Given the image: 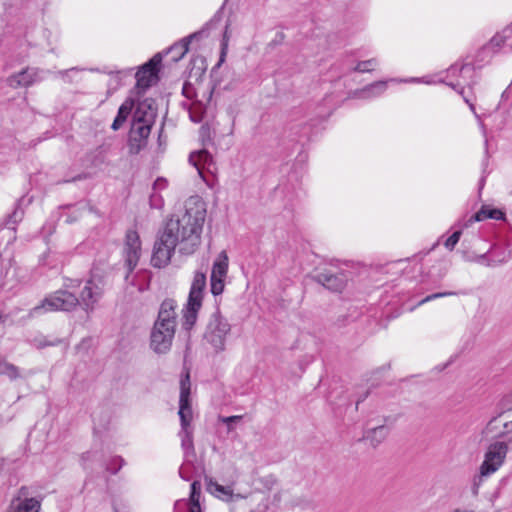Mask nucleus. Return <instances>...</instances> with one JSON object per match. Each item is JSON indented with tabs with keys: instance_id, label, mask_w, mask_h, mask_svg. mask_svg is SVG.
<instances>
[{
	"instance_id": "nucleus-1",
	"label": "nucleus",
	"mask_w": 512,
	"mask_h": 512,
	"mask_svg": "<svg viewBox=\"0 0 512 512\" xmlns=\"http://www.w3.org/2000/svg\"><path fill=\"white\" fill-rule=\"evenodd\" d=\"M206 214L205 201L198 195L189 197L184 202L183 211L167 221L156 240L151 264L157 268L167 266L177 247L183 255L194 254L201 244Z\"/></svg>"
},
{
	"instance_id": "nucleus-2",
	"label": "nucleus",
	"mask_w": 512,
	"mask_h": 512,
	"mask_svg": "<svg viewBox=\"0 0 512 512\" xmlns=\"http://www.w3.org/2000/svg\"><path fill=\"white\" fill-rule=\"evenodd\" d=\"M176 302L164 300L150 333V348L156 354H167L172 347L177 327Z\"/></svg>"
},
{
	"instance_id": "nucleus-3",
	"label": "nucleus",
	"mask_w": 512,
	"mask_h": 512,
	"mask_svg": "<svg viewBox=\"0 0 512 512\" xmlns=\"http://www.w3.org/2000/svg\"><path fill=\"white\" fill-rule=\"evenodd\" d=\"M79 305V299L67 290H58L46 296L39 305L33 307L29 313V318L55 311H71Z\"/></svg>"
},
{
	"instance_id": "nucleus-4",
	"label": "nucleus",
	"mask_w": 512,
	"mask_h": 512,
	"mask_svg": "<svg viewBox=\"0 0 512 512\" xmlns=\"http://www.w3.org/2000/svg\"><path fill=\"white\" fill-rule=\"evenodd\" d=\"M231 331V325L228 320L220 313L215 312L211 315L207 324L204 339L211 345L216 353L225 350L226 340Z\"/></svg>"
},
{
	"instance_id": "nucleus-5",
	"label": "nucleus",
	"mask_w": 512,
	"mask_h": 512,
	"mask_svg": "<svg viewBox=\"0 0 512 512\" xmlns=\"http://www.w3.org/2000/svg\"><path fill=\"white\" fill-rule=\"evenodd\" d=\"M161 61L162 54L157 53L136 72V84L132 92H135L138 97L142 96L147 89L158 82Z\"/></svg>"
},
{
	"instance_id": "nucleus-6",
	"label": "nucleus",
	"mask_w": 512,
	"mask_h": 512,
	"mask_svg": "<svg viewBox=\"0 0 512 512\" xmlns=\"http://www.w3.org/2000/svg\"><path fill=\"white\" fill-rule=\"evenodd\" d=\"M508 452V445L505 442L492 443L484 457V461L480 465L482 475H491L495 473L504 463Z\"/></svg>"
},
{
	"instance_id": "nucleus-7",
	"label": "nucleus",
	"mask_w": 512,
	"mask_h": 512,
	"mask_svg": "<svg viewBox=\"0 0 512 512\" xmlns=\"http://www.w3.org/2000/svg\"><path fill=\"white\" fill-rule=\"evenodd\" d=\"M104 292V282L101 277L93 276L86 281L79 299V304L89 313L95 309L96 303L101 299Z\"/></svg>"
},
{
	"instance_id": "nucleus-8",
	"label": "nucleus",
	"mask_w": 512,
	"mask_h": 512,
	"mask_svg": "<svg viewBox=\"0 0 512 512\" xmlns=\"http://www.w3.org/2000/svg\"><path fill=\"white\" fill-rule=\"evenodd\" d=\"M229 258L226 251H221L213 262L210 285L214 296L220 295L225 287V279L228 273Z\"/></svg>"
},
{
	"instance_id": "nucleus-9",
	"label": "nucleus",
	"mask_w": 512,
	"mask_h": 512,
	"mask_svg": "<svg viewBox=\"0 0 512 512\" xmlns=\"http://www.w3.org/2000/svg\"><path fill=\"white\" fill-rule=\"evenodd\" d=\"M48 73V70L28 67L18 73L9 76L6 82L11 88L14 89L19 87H28L34 83L43 81Z\"/></svg>"
},
{
	"instance_id": "nucleus-10",
	"label": "nucleus",
	"mask_w": 512,
	"mask_h": 512,
	"mask_svg": "<svg viewBox=\"0 0 512 512\" xmlns=\"http://www.w3.org/2000/svg\"><path fill=\"white\" fill-rule=\"evenodd\" d=\"M123 252L125 257V264L128 268V274L126 275V279H128L129 274L137 266L141 255V241L136 231H127Z\"/></svg>"
},
{
	"instance_id": "nucleus-11",
	"label": "nucleus",
	"mask_w": 512,
	"mask_h": 512,
	"mask_svg": "<svg viewBox=\"0 0 512 512\" xmlns=\"http://www.w3.org/2000/svg\"><path fill=\"white\" fill-rule=\"evenodd\" d=\"M190 376L187 373L180 381L179 411L181 427H192L193 412L190 402Z\"/></svg>"
},
{
	"instance_id": "nucleus-12",
	"label": "nucleus",
	"mask_w": 512,
	"mask_h": 512,
	"mask_svg": "<svg viewBox=\"0 0 512 512\" xmlns=\"http://www.w3.org/2000/svg\"><path fill=\"white\" fill-rule=\"evenodd\" d=\"M151 127L147 125L131 124L128 134V150L130 154L136 155L144 149L148 143Z\"/></svg>"
},
{
	"instance_id": "nucleus-13",
	"label": "nucleus",
	"mask_w": 512,
	"mask_h": 512,
	"mask_svg": "<svg viewBox=\"0 0 512 512\" xmlns=\"http://www.w3.org/2000/svg\"><path fill=\"white\" fill-rule=\"evenodd\" d=\"M40 508L41 502L36 498H29L27 489L22 487L11 500L6 512H39Z\"/></svg>"
},
{
	"instance_id": "nucleus-14",
	"label": "nucleus",
	"mask_w": 512,
	"mask_h": 512,
	"mask_svg": "<svg viewBox=\"0 0 512 512\" xmlns=\"http://www.w3.org/2000/svg\"><path fill=\"white\" fill-rule=\"evenodd\" d=\"M157 111L154 107V103L150 99H145L142 102H139L132 118L131 124H138V125H147V127H151L155 123Z\"/></svg>"
},
{
	"instance_id": "nucleus-15",
	"label": "nucleus",
	"mask_w": 512,
	"mask_h": 512,
	"mask_svg": "<svg viewBox=\"0 0 512 512\" xmlns=\"http://www.w3.org/2000/svg\"><path fill=\"white\" fill-rule=\"evenodd\" d=\"M314 280L325 288L340 292L344 289L347 277L344 273H333L331 270H323L314 276Z\"/></svg>"
},
{
	"instance_id": "nucleus-16",
	"label": "nucleus",
	"mask_w": 512,
	"mask_h": 512,
	"mask_svg": "<svg viewBox=\"0 0 512 512\" xmlns=\"http://www.w3.org/2000/svg\"><path fill=\"white\" fill-rule=\"evenodd\" d=\"M189 162L196 168L199 176L208 183L205 177V170L212 172L214 166L211 154L206 150L192 152L189 156Z\"/></svg>"
},
{
	"instance_id": "nucleus-17",
	"label": "nucleus",
	"mask_w": 512,
	"mask_h": 512,
	"mask_svg": "<svg viewBox=\"0 0 512 512\" xmlns=\"http://www.w3.org/2000/svg\"><path fill=\"white\" fill-rule=\"evenodd\" d=\"M206 34V29H202L200 31L194 32L187 37H184L179 42L173 44L167 51L166 54L171 55V60L173 62H178L181 60L185 54L189 50V44L193 39H198Z\"/></svg>"
},
{
	"instance_id": "nucleus-18",
	"label": "nucleus",
	"mask_w": 512,
	"mask_h": 512,
	"mask_svg": "<svg viewBox=\"0 0 512 512\" xmlns=\"http://www.w3.org/2000/svg\"><path fill=\"white\" fill-rule=\"evenodd\" d=\"M487 49L497 52L498 50H512V24L504 28L500 33L496 34L486 47Z\"/></svg>"
},
{
	"instance_id": "nucleus-19",
	"label": "nucleus",
	"mask_w": 512,
	"mask_h": 512,
	"mask_svg": "<svg viewBox=\"0 0 512 512\" xmlns=\"http://www.w3.org/2000/svg\"><path fill=\"white\" fill-rule=\"evenodd\" d=\"M206 489L210 494L225 502L243 498L241 494H234L230 486L220 485L213 479H206Z\"/></svg>"
},
{
	"instance_id": "nucleus-20",
	"label": "nucleus",
	"mask_w": 512,
	"mask_h": 512,
	"mask_svg": "<svg viewBox=\"0 0 512 512\" xmlns=\"http://www.w3.org/2000/svg\"><path fill=\"white\" fill-rule=\"evenodd\" d=\"M504 217L505 214L501 210L484 205L478 212L464 222L463 227H469L472 223L485 219L503 220Z\"/></svg>"
},
{
	"instance_id": "nucleus-21",
	"label": "nucleus",
	"mask_w": 512,
	"mask_h": 512,
	"mask_svg": "<svg viewBox=\"0 0 512 512\" xmlns=\"http://www.w3.org/2000/svg\"><path fill=\"white\" fill-rule=\"evenodd\" d=\"M206 287V274L204 272L196 271L191 284L188 300L192 303L198 304L202 302L203 291Z\"/></svg>"
},
{
	"instance_id": "nucleus-22",
	"label": "nucleus",
	"mask_w": 512,
	"mask_h": 512,
	"mask_svg": "<svg viewBox=\"0 0 512 512\" xmlns=\"http://www.w3.org/2000/svg\"><path fill=\"white\" fill-rule=\"evenodd\" d=\"M136 99L132 97H128L119 107L117 115L111 125L112 130L117 131L119 130L125 121L127 120L129 114L131 113L134 105H135Z\"/></svg>"
},
{
	"instance_id": "nucleus-23",
	"label": "nucleus",
	"mask_w": 512,
	"mask_h": 512,
	"mask_svg": "<svg viewBox=\"0 0 512 512\" xmlns=\"http://www.w3.org/2000/svg\"><path fill=\"white\" fill-rule=\"evenodd\" d=\"M388 81H376L358 90L355 95L360 99H371L382 95L387 89Z\"/></svg>"
},
{
	"instance_id": "nucleus-24",
	"label": "nucleus",
	"mask_w": 512,
	"mask_h": 512,
	"mask_svg": "<svg viewBox=\"0 0 512 512\" xmlns=\"http://www.w3.org/2000/svg\"><path fill=\"white\" fill-rule=\"evenodd\" d=\"M490 259L487 262V267H496L508 262L511 259V250L504 247L493 246L489 249Z\"/></svg>"
},
{
	"instance_id": "nucleus-25",
	"label": "nucleus",
	"mask_w": 512,
	"mask_h": 512,
	"mask_svg": "<svg viewBox=\"0 0 512 512\" xmlns=\"http://www.w3.org/2000/svg\"><path fill=\"white\" fill-rule=\"evenodd\" d=\"M202 305V302H198V304L192 303V301L188 300L186 308L183 310V322L182 326L185 330L189 331L195 325L197 320V313Z\"/></svg>"
},
{
	"instance_id": "nucleus-26",
	"label": "nucleus",
	"mask_w": 512,
	"mask_h": 512,
	"mask_svg": "<svg viewBox=\"0 0 512 512\" xmlns=\"http://www.w3.org/2000/svg\"><path fill=\"white\" fill-rule=\"evenodd\" d=\"M388 432V427L384 425L377 426L375 428L368 430L366 432L365 438L373 447H376L386 439Z\"/></svg>"
},
{
	"instance_id": "nucleus-27",
	"label": "nucleus",
	"mask_w": 512,
	"mask_h": 512,
	"mask_svg": "<svg viewBox=\"0 0 512 512\" xmlns=\"http://www.w3.org/2000/svg\"><path fill=\"white\" fill-rule=\"evenodd\" d=\"M179 437L181 438V447L185 454H194L193 428L181 427Z\"/></svg>"
},
{
	"instance_id": "nucleus-28",
	"label": "nucleus",
	"mask_w": 512,
	"mask_h": 512,
	"mask_svg": "<svg viewBox=\"0 0 512 512\" xmlns=\"http://www.w3.org/2000/svg\"><path fill=\"white\" fill-rule=\"evenodd\" d=\"M0 373L7 375L11 380L20 376L18 367L5 361L0 363Z\"/></svg>"
},
{
	"instance_id": "nucleus-29",
	"label": "nucleus",
	"mask_w": 512,
	"mask_h": 512,
	"mask_svg": "<svg viewBox=\"0 0 512 512\" xmlns=\"http://www.w3.org/2000/svg\"><path fill=\"white\" fill-rule=\"evenodd\" d=\"M33 345L38 348L42 349L48 346H57L62 343V340L60 339H54V340H48L46 336H37L32 340Z\"/></svg>"
},
{
	"instance_id": "nucleus-30",
	"label": "nucleus",
	"mask_w": 512,
	"mask_h": 512,
	"mask_svg": "<svg viewBox=\"0 0 512 512\" xmlns=\"http://www.w3.org/2000/svg\"><path fill=\"white\" fill-rule=\"evenodd\" d=\"M204 111V106L201 103H193L189 111L190 119L195 123L201 122Z\"/></svg>"
},
{
	"instance_id": "nucleus-31",
	"label": "nucleus",
	"mask_w": 512,
	"mask_h": 512,
	"mask_svg": "<svg viewBox=\"0 0 512 512\" xmlns=\"http://www.w3.org/2000/svg\"><path fill=\"white\" fill-rule=\"evenodd\" d=\"M378 65V60L376 58H371L369 60L360 61L354 68V71L365 73L371 72L375 66Z\"/></svg>"
},
{
	"instance_id": "nucleus-32",
	"label": "nucleus",
	"mask_w": 512,
	"mask_h": 512,
	"mask_svg": "<svg viewBox=\"0 0 512 512\" xmlns=\"http://www.w3.org/2000/svg\"><path fill=\"white\" fill-rule=\"evenodd\" d=\"M464 259L467 262H475V263L487 266V262L490 259V251L488 250L487 252H485L483 254H479V255H477V254L466 255L465 254Z\"/></svg>"
},
{
	"instance_id": "nucleus-33",
	"label": "nucleus",
	"mask_w": 512,
	"mask_h": 512,
	"mask_svg": "<svg viewBox=\"0 0 512 512\" xmlns=\"http://www.w3.org/2000/svg\"><path fill=\"white\" fill-rule=\"evenodd\" d=\"M456 72H459L460 75L465 78L466 75H472L474 74V68L472 65L470 64H463L461 65L460 67H458L457 65H453L450 67L449 69V73L451 74H455Z\"/></svg>"
},
{
	"instance_id": "nucleus-34",
	"label": "nucleus",
	"mask_w": 512,
	"mask_h": 512,
	"mask_svg": "<svg viewBox=\"0 0 512 512\" xmlns=\"http://www.w3.org/2000/svg\"><path fill=\"white\" fill-rule=\"evenodd\" d=\"M487 476L488 475H482L481 467L479 468V473L474 475V477L472 479V484H471V493L474 497L478 496L479 489L483 483V479H484V477H487Z\"/></svg>"
},
{
	"instance_id": "nucleus-35",
	"label": "nucleus",
	"mask_w": 512,
	"mask_h": 512,
	"mask_svg": "<svg viewBox=\"0 0 512 512\" xmlns=\"http://www.w3.org/2000/svg\"><path fill=\"white\" fill-rule=\"evenodd\" d=\"M200 493H201V484L199 481H194L191 484L190 505L199 504Z\"/></svg>"
},
{
	"instance_id": "nucleus-36",
	"label": "nucleus",
	"mask_w": 512,
	"mask_h": 512,
	"mask_svg": "<svg viewBox=\"0 0 512 512\" xmlns=\"http://www.w3.org/2000/svg\"><path fill=\"white\" fill-rule=\"evenodd\" d=\"M149 204L153 209H161L164 206V199L159 192L153 190L149 197Z\"/></svg>"
},
{
	"instance_id": "nucleus-37",
	"label": "nucleus",
	"mask_w": 512,
	"mask_h": 512,
	"mask_svg": "<svg viewBox=\"0 0 512 512\" xmlns=\"http://www.w3.org/2000/svg\"><path fill=\"white\" fill-rule=\"evenodd\" d=\"M23 218V211L21 209H15L11 215H9L6 225L15 229L14 225L17 224Z\"/></svg>"
},
{
	"instance_id": "nucleus-38",
	"label": "nucleus",
	"mask_w": 512,
	"mask_h": 512,
	"mask_svg": "<svg viewBox=\"0 0 512 512\" xmlns=\"http://www.w3.org/2000/svg\"><path fill=\"white\" fill-rule=\"evenodd\" d=\"M462 232L460 230L455 231L444 243L445 247L452 251L456 244L459 242Z\"/></svg>"
},
{
	"instance_id": "nucleus-39",
	"label": "nucleus",
	"mask_w": 512,
	"mask_h": 512,
	"mask_svg": "<svg viewBox=\"0 0 512 512\" xmlns=\"http://www.w3.org/2000/svg\"><path fill=\"white\" fill-rule=\"evenodd\" d=\"M457 293L456 292H439V293H434V294H430L428 296H426L424 299H422L420 302H419V305H422V304H425L427 302H430L432 300H435V299H438V298H442V297H447V296H452V295H456Z\"/></svg>"
},
{
	"instance_id": "nucleus-40",
	"label": "nucleus",
	"mask_w": 512,
	"mask_h": 512,
	"mask_svg": "<svg viewBox=\"0 0 512 512\" xmlns=\"http://www.w3.org/2000/svg\"><path fill=\"white\" fill-rule=\"evenodd\" d=\"M242 418V415H233L228 417L222 416L219 418V420L228 425V431H232L233 427L231 425H233V423L239 422Z\"/></svg>"
},
{
	"instance_id": "nucleus-41",
	"label": "nucleus",
	"mask_w": 512,
	"mask_h": 512,
	"mask_svg": "<svg viewBox=\"0 0 512 512\" xmlns=\"http://www.w3.org/2000/svg\"><path fill=\"white\" fill-rule=\"evenodd\" d=\"M167 187V181L164 178H157L156 181L153 184V190L154 191H161Z\"/></svg>"
},
{
	"instance_id": "nucleus-42",
	"label": "nucleus",
	"mask_w": 512,
	"mask_h": 512,
	"mask_svg": "<svg viewBox=\"0 0 512 512\" xmlns=\"http://www.w3.org/2000/svg\"><path fill=\"white\" fill-rule=\"evenodd\" d=\"M457 91L459 94H461L463 96L464 101L469 105L470 110L473 112V114L476 116V118L479 119V115L475 111L474 104L471 102V100L467 96L464 95V89L461 87V89L457 90Z\"/></svg>"
},
{
	"instance_id": "nucleus-43",
	"label": "nucleus",
	"mask_w": 512,
	"mask_h": 512,
	"mask_svg": "<svg viewBox=\"0 0 512 512\" xmlns=\"http://www.w3.org/2000/svg\"><path fill=\"white\" fill-rule=\"evenodd\" d=\"M74 71H77V68H71V69H67V70H62V71H59L57 74L65 81V82H72V80L70 79V76L69 74L71 72H74Z\"/></svg>"
},
{
	"instance_id": "nucleus-44",
	"label": "nucleus",
	"mask_w": 512,
	"mask_h": 512,
	"mask_svg": "<svg viewBox=\"0 0 512 512\" xmlns=\"http://www.w3.org/2000/svg\"><path fill=\"white\" fill-rule=\"evenodd\" d=\"M228 40H229V37H228V25H226L225 32H224V35H223V40H222V56H221V60H223V56L225 55V50L227 48Z\"/></svg>"
},
{
	"instance_id": "nucleus-45",
	"label": "nucleus",
	"mask_w": 512,
	"mask_h": 512,
	"mask_svg": "<svg viewBox=\"0 0 512 512\" xmlns=\"http://www.w3.org/2000/svg\"><path fill=\"white\" fill-rule=\"evenodd\" d=\"M183 94L187 97V98H190L192 97V92H193V87L191 84H188V83H185L184 86H183Z\"/></svg>"
},
{
	"instance_id": "nucleus-46",
	"label": "nucleus",
	"mask_w": 512,
	"mask_h": 512,
	"mask_svg": "<svg viewBox=\"0 0 512 512\" xmlns=\"http://www.w3.org/2000/svg\"><path fill=\"white\" fill-rule=\"evenodd\" d=\"M407 82H422V83H426V84H431L432 83L431 81L424 80V78H422V79H420V78H411L410 80H407Z\"/></svg>"
},
{
	"instance_id": "nucleus-47",
	"label": "nucleus",
	"mask_w": 512,
	"mask_h": 512,
	"mask_svg": "<svg viewBox=\"0 0 512 512\" xmlns=\"http://www.w3.org/2000/svg\"><path fill=\"white\" fill-rule=\"evenodd\" d=\"M189 512H201L200 504L190 505Z\"/></svg>"
},
{
	"instance_id": "nucleus-48",
	"label": "nucleus",
	"mask_w": 512,
	"mask_h": 512,
	"mask_svg": "<svg viewBox=\"0 0 512 512\" xmlns=\"http://www.w3.org/2000/svg\"><path fill=\"white\" fill-rule=\"evenodd\" d=\"M449 512H474V510L456 507V508H453L452 510H450Z\"/></svg>"
},
{
	"instance_id": "nucleus-49",
	"label": "nucleus",
	"mask_w": 512,
	"mask_h": 512,
	"mask_svg": "<svg viewBox=\"0 0 512 512\" xmlns=\"http://www.w3.org/2000/svg\"><path fill=\"white\" fill-rule=\"evenodd\" d=\"M504 428L511 431L512 430V421L505 423Z\"/></svg>"
},
{
	"instance_id": "nucleus-50",
	"label": "nucleus",
	"mask_w": 512,
	"mask_h": 512,
	"mask_svg": "<svg viewBox=\"0 0 512 512\" xmlns=\"http://www.w3.org/2000/svg\"><path fill=\"white\" fill-rule=\"evenodd\" d=\"M453 89L456 90L457 87H460L461 86V83H457V84H449Z\"/></svg>"
},
{
	"instance_id": "nucleus-51",
	"label": "nucleus",
	"mask_w": 512,
	"mask_h": 512,
	"mask_svg": "<svg viewBox=\"0 0 512 512\" xmlns=\"http://www.w3.org/2000/svg\"><path fill=\"white\" fill-rule=\"evenodd\" d=\"M179 475L181 478L185 479V480H188V478H186L184 475H183V472H182V469L179 470Z\"/></svg>"
},
{
	"instance_id": "nucleus-52",
	"label": "nucleus",
	"mask_w": 512,
	"mask_h": 512,
	"mask_svg": "<svg viewBox=\"0 0 512 512\" xmlns=\"http://www.w3.org/2000/svg\"><path fill=\"white\" fill-rule=\"evenodd\" d=\"M483 183H484V177H483V178L481 179V181H480V185H481V187L483 186Z\"/></svg>"
},
{
	"instance_id": "nucleus-53",
	"label": "nucleus",
	"mask_w": 512,
	"mask_h": 512,
	"mask_svg": "<svg viewBox=\"0 0 512 512\" xmlns=\"http://www.w3.org/2000/svg\"><path fill=\"white\" fill-rule=\"evenodd\" d=\"M509 398H511V400H512V393H511L510 395H508V396L505 398V400H506V399H509Z\"/></svg>"
},
{
	"instance_id": "nucleus-54",
	"label": "nucleus",
	"mask_w": 512,
	"mask_h": 512,
	"mask_svg": "<svg viewBox=\"0 0 512 512\" xmlns=\"http://www.w3.org/2000/svg\"><path fill=\"white\" fill-rule=\"evenodd\" d=\"M250 512H263V511H260V510H251Z\"/></svg>"
},
{
	"instance_id": "nucleus-55",
	"label": "nucleus",
	"mask_w": 512,
	"mask_h": 512,
	"mask_svg": "<svg viewBox=\"0 0 512 512\" xmlns=\"http://www.w3.org/2000/svg\"><path fill=\"white\" fill-rule=\"evenodd\" d=\"M363 399H359L356 403V405L358 406V404H360V401H362Z\"/></svg>"
}]
</instances>
